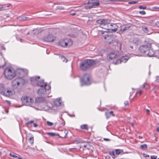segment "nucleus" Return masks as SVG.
<instances>
[{
    "label": "nucleus",
    "mask_w": 159,
    "mask_h": 159,
    "mask_svg": "<svg viewBox=\"0 0 159 159\" xmlns=\"http://www.w3.org/2000/svg\"><path fill=\"white\" fill-rule=\"evenodd\" d=\"M129 104V102L128 101H125L124 102V104L125 106L128 105Z\"/></svg>",
    "instance_id": "obj_44"
},
{
    "label": "nucleus",
    "mask_w": 159,
    "mask_h": 159,
    "mask_svg": "<svg viewBox=\"0 0 159 159\" xmlns=\"http://www.w3.org/2000/svg\"><path fill=\"white\" fill-rule=\"evenodd\" d=\"M107 20H104V19H100V20H97L96 21V22L97 23H98V24H101V26L102 28H104V27H102V25H103L105 26V27H106V25H107Z\"/></svg>",
    "instance_id": "obj_14"
},
{
    "label": "nucleus",
    "mask_w": 159,
    "mask_h": 159,
    "mask_svg": "<svg viewBox=\"0 0 159 159\" xmlns=\"http://www.w3.org/2000/svg\"><path fill=\"white\" fill-rule=\"evenodd\" d=\"M46 93V89H45L43 88V87L42 88L39 89L37 91L38 93L41 95L44 94Z\"/></svg>",
    "instance_id": "obj_20"
},
{
    "label": "nucleus",
    "mask_w": 159,
    "mask_h": 159,
    "mask_svg": "<svg viewBox=\"0 0 159 159\" xmlns=\"http://www.w3.org/2000/svg\"><path fill=\"white\" fill-rule=\"evenodd\" d=\"M7 88L5 86L4 84L2 83L0 84V94L2 95V92L3 93L7 92Z\"/></svg>",
    "instance_id": "obj_15"
},
{
    "label": "nucleus",
    "mask_w": 159,
    "mask_h": 159,
    "mask_svg": "<svg viewBox=\"0 0 159 159\" xmlns=\"http://www.w3.org/2000/svg\"><path fill=\"white\" fill-rule=\"evenodd\" d=\"M139 12L140 14L142 15H145L146 14L145 12L144 11H140Z\"/></svg>",
    "instance_id": "obj_35"
},
{
    "label": "nucleus",
    "mask_w": 159,
    "mask_h": 159,
    "mask_svg": "<svg viewBox=\"0 0 159 159\" xmlns=\"http://www.w3.org/2000/svg\"><path fill=\"white\" fill-rule=\"evenodd\" d=\"M18 157V159H22L21 158H20L19 157Z\"/></svg>",
    "instance_id": "obj_59"
},
{
    "label": "nucleus",
    "mask_w": 159,
    "mask_h": 159,
    "mask_svg": "<svg viewBox=\"0 0 159 159\" xmlns=\"http://www.w3.org/2000/svg\"><path fill=\"white\" fill-rule=\"evenodd\" d=\"M60 58L62 61L64 62H67V60L66 58L63 56H61L60 57Z\"/></svg>",
    "instance_id": "obj_26"
},
{
    "label": "nucleus",
    "mask_w": 159,
    "mask_h": 159,
    "mask_svg": "<svg viewBox=\"0 0 159 159\" xmlns=\"http://www.w3.org/2000/svg\"><path fill=\"white\" fill-rule=\"evenodd\" d=\"M139 49L141 53L149 57H152L154 55V52L152 48L151 43L149 42H147L146 44L141 46Z\"/></svg>",
    "instance_id": "obj_1"
},
{
    "label": "nucleus",
    "mask_w": 159,
    "mask_h": 159,
    "mask_svg": "<svg viewBox=\"0 0 159 159\" xmlns=\"http://www.w3.org/2000/svg\"><path fill=\"white\" fill-rule=\"evenodd\" d=\"M142 93V91L141 90H140L139 92V93L140 94H141V93Z\"/></svg>",
    "instance_id": "obj_54"
},
{
    "label": "nucleus",
    "mask_w": 159,
    "mask_h": 159,
    "mask_svg": "<svg viewBox=\"0 0 159 159\" xmlns=\"http://www.w3.org/2000/svg\"><path fill=\"white\" fill-rule=\"evenodd\" d=\"M109 154L113 158H115L116 157V155L114 151H110L109 152Z\"/></svg>",
    "instance_id": "obj_22"
},
{
    "label": "nucleus",
    "mask_w": 159,
    "mask_h": 159,
    "mask_svg": "<svg viewBox=\"0 0 159 159\" xmlns=\"http://www.w3.org/2000/svg\"><path fill=\"white\" fill-rule=\"evenodd\" d=\"M131 25H124L121 27L120 30L119 31V33L120 34H121L125 31L128 30L130 27Z\"/></svg>",
    "instance_id": "obj_13"
},
{
    "label": "nucleus",
    "mask_w": 159,
    "mask_h": 159,
    "mask_svg": "<svg viewBox=\"0 0 159 159\" xmlns=\"http://www.w3.org/2000/svg\"><path fill=\"white\" fill-rule=\"evenodd\" d=\"M9 5H7V7H9Z\"/></svg>",
    "instance_id": "obj_60"
},
{
    "label": "nucleus",
    "mask_w": 159,
    "mask_h": 159,
    "mask_svg": "<svg viewBox=\"0 0 159 159\" xmlns=\"http://www.w3.org/2000/svg\"><path fill=\"white\" fill-rule=\"evenodd\" d=\"M130 48H131V49H133V46H130Z\"/></svg>",
    "instance_id": "obj_57"
},
{
    "label": "nucleus",
    "mask_w": 159,
    "mask_h": 159,
    "mask_svg": "<svg viewBox=\"0 0 159 159\" xmlns=\"http://www.w3.org/2000/svg\"><path fill=\"white\" fill-rule=\"evenodd\" d=\"M157 81L158 82V81H159V79H157Z\"/></svg>",
    "instance_id": "obj_61"
},
{
    "label": "nucleus",
    "mask_w": 159,
    "mask_h": 159,
    "mask_svg": "<svg viewBox=\"0 0 159 159\" xmlns=\"http://www.w3.org/2000/svg\"><path fill=\"white\" fill-rule=\"evenodd\" d=\"M148 148L147 145L146 144H144L141 145L140 146V148L142 150H146Z\"/></svg>",
    "instance_id": "obj_23"
},
{
    "label": "nucleus",
    "mask_w": 159,
    "mask_h": 159,
    "mask_svg": "<svg viewBox=\"0 0 159 159\" xmlns=\"http://www.w3.org/2000/svg\"><path fill=\"white\" fill-rule=\"evenodd\" d=\"M10 155L11 156V157H14V158H16V157H17L15 155H13V154H12L11 153H10Z\"/></svg>",
    "instance_id": "obj_42"
},
{
    "label": "nucleus",
    "mask_w": 159,
    "mask_h": 159,
    "mask_svg": "<svg viewBox=\"0 0 159 159\" xmlns=\"http://www.w3.org/2000/svg\"><path fill=\"white\" fill-rule=\"evenodd\" d=\"M34 122V121H33V120H30L27 122L26 123V126H28V125H29V124H31V123H32Z\"/></svg>",
    "instance_id": "obj_36"
},
{
    "label": "nucleus",
    "mask_w": 159,
    "mask_h": 159,
    "mask_svg": "<svg viewBox=\"0 0 159 159\" xmlns=\"http://www.w3.org/2000/svg\"><path fill=\"white\" fill-rule=\"evenodd\" d=\"M60 118L61 119V120L62 122H63V123L62 122L61 125L62 126H64L65 125V121H64L63 119H62V117H60Z\"/></svg>",
    "instance_id": "obj_38"
},
{
    "label": "nucleus",
    "mask_w": 159,
    "mask_h": 159,
    "mask_svg": "<svg viewBox=\"0 0 159 159\" xmlns=\"http://www.w3.org/2000/svg\"><path fill=\"white\" fill-rule=\"evenodd\" d=\"M54 104L55 105L57 106H61L63 104L61 98H58L56 99L54 101Z\"/></svg>",
    "instance_id": "obj_19"
},
{
    "label": "nucleus",
    "mask_w": 159,
    "mask_h": 159,
    "mask_svg": "<svg viewBox=\"0 0 159 159\" xmlns=\"http://www.w3.org/2000/svg\"><path fill=\"white\" fill-rule=\"evenodd\" d=\"M157 157L156 156L153 155L151 156V159H156Z\"/></svg>",
    "instance_id": "obj_37"
},
{
    "label": "nucleus",
    "mask_w": 159,
    "mask_h": 159,
    "mask_svg": "<svg viewBox=\"0 0 159 159\" xmlns=\"http://www.w3.org/2000/svg\"><path fill=\"white\" fill-rule=\"evenodd\" d=\"M139 139H142L143 138V137L142 136H139Z\"/></svg>",
    "instance_id": "obj_58"
},
{
    "label": "nucleus",
    "mask_w": 159,
    "mask_h": 159,
    "mask_svg": "<svg viewBox=\"0 0 159 159\" xmlns=\"http://www.w3.org/2000/svg\"><path fill=\"white\" fill-rule=\"evenodd\" d=\"M22 19H23V20H25L29 19V17L24 16H22Z\"/></svg>",
    "instance_id": "obj_41"
},
{
    "label": "nucleus",
    "mask_w": 159,
    "mask_h": 159,
    "mask_svg": "<svg viewBox=\"0 0 159 159\" xmlns=\"http://www.w3.org/2000/svg\"><path fill=\"white\" fill-rule=\"evenodd\" d=\"M95 61L93 60L86 59L80 63V69L85 71L95 64Z\"/></svg>",
    "instance_id": "obj_3"
},
{
    "label": "nucleus",
    "mask_w": 159,
    "mask_h": 159,
    "mask_svg": "<svg viewBox=\"0 0 159 159\" xmlns=\"http://www.w3.org/2000/svg\"><path fill=\"white\" fill-rule=\"evenodd\" d=\"M117 57V55L116 53L115 52H112L108 54L107 55V58L111 60L114 58Z\"/></svg>",
    "instance_id": "obj_16"
},
{
    "label": "nucleus",
    "mask_w": 159,
    "mask_h": 159,
    "mask_svg": "<svg viewBox=\"0 0 159 159\" xmlns=\"http://www.w3.org/2000/svg\"><path fill=\"white\" fill-rule=\"evenodd\" d=\"M22 39H20V42H22Z\"/></svg>",
    "instance_id": "obj_63"
},
{
    "label": "nucleus",
    "mask_w": 159,
    "mask_h": 159,
    "mask_svg": "<svg viewBox=\"0 0 159 159\" xmlns=\"http://www.w3.org/2000/svg\"><path fill=\"white\" fill-rule=\"evenodd\" d=\"M73 41L70 39H61L59 40V45L64 47H68L73 44Z\"/></svg>",
    "instance_id": "obj_6"
},
{
    "label": "nucleus",
    "mask_w": 159,
    "mask_h": 159,
    "mask_svg": "<svg viewBox=\"0 0 159 159\" xmlns=\"http://www.w3.org/2000/svg\"><path fill=\"white\" fill-rule=\"evenodd\" d=\"M55 37L52 34H49L44 37L43 40L47 42H52L55 40Z\"/></svg>",
    "instance_id": "obj_11"
},
{
    "label": "nucleus",
    "mask_w": 159,
    "mask_h": 159,
    "mask_svg": "<svg viewBox=\"0 0 159 159\" xmlns=\"http://www.w3.org/2000/svg\"><path fill=\"white\" fill-rule=\"evenodd\" d=\"M5 102L7 103V104L8 105H10L11 104V102H10L8 101V100H5Z\"/></svg>",
    "instance_id": "obj_46"
},
{
    "label": "nucleus",
    "mask_w": 159,
    "mask_h": 159,
    "mask_svg": "<svg viewBox=\"0 0 159 159\" xmlns=\"http://www.w3.org/2000/svg\"><path fill=\"white\" fill-rule=\"evenodd\" d=\"M39 76H36L35 77H33L30 79V80L32 84L34 86H38L44 88L46 90H48L51 89L50 86L44 82V80H41L40 81H39L38 80L40 79Z\"/></svg>",
    "instance_id": "obj_2"
},
{
    "label": "nucleus",
    "mask_w": 159,
    "mask_h": 159,
    "mask_svg": "<svg viewBox=\"0 0 159 159\" xmlns=\"http://www.w3.org/2000/svg\"><path fill=\"white\" fill-rule=\"evenodd\" d=\"M157 131L158 132H159V127H158L157 128Z\"/></svg>",
    "instance_id": "obj_55"
},
{
    "label": "nucleus",
    "mask_w": 159,
    "mask_h": 159,
    "mask_svg": "<svg viewBox=\"0 0 159 159\" xmlns=\"http://www.w3.org/2000/svg\"><path fill=\"white\" fill-rule=\"evenodd\" d=\"M155 25L157 26L159 28V21L155 23Z\"/></svg>",
    "instance_id": "obj_43"
},
{
    "label": "nucleus",
    "mask_w": 159,
    "mask_h": 159,
    "mask_svg": "<svg viewBox=\"0 0 159 159\" xmlns=\"http://www.w3.org/2000/svg\"><path fill=\"white\" fill-rule=\"evenodd\" d=\"M146 112L148 114H149L150 112V111L148 109H147L146 110Z\"/></svg>",
    "instance_id": "obj_52"
},
{
    "label": "nucleus",
    "mask_w": 159,
    "mask_h": 159,
    "mask_svg": "<svg viewBox=\"0 0 159 159\" xmlns=\"http://www.w3.org/2000/svg\"><path fill=\"white\" fill-rule=\"evenodd\" d=\"M22 16H20L18 17V19L19 20H23Z\"/></svg>",
    "instance_id": "obj_47"
},
{
    "label": "nucleus",
    "mask_w": 159,
    "mask_h": 159,
    "mask_svg": "<svg viewBox=\"0 0 159 159\" xmlns=\"http://www.w3.org/2000/svg\"><path fill=\"white\" fill-rule=\"evenodd\" d=\"M114 152L116 156L120 154V150L119 149H116L114 151Z\"/></svg>",
    "instance_id": "obj_30"
},
{
    "label": "nucleus",
    "mask_w": 159,
    "mask_h": 159,
    "mask_svg": "<svg viewBox=\"0 0 159 159\" xmlns=\"http://www.w3.org/2000/svg\"><path fill=\"white\" fill-rule=\"evenodd\" d=\"M132 41L134 43H136L138 42V38L135 37H134L133 38Z\"/></svg>",
    "instance_id": "obj_27"
},
{
    "label": "nucleus",
    "mask_w": 159,
    "mask_h": 159,
    "mask_svg": "<svg viewBox=\"0 0 159 159\" xmlns=\"http://www.w3.org/2000/svg\"><path fill=\"white\" fill-rule=\"evenodd\" d=\"M34 126L35 127H36L38 126V125L34 123Z\"/></svg>",
    "instance_id": "obj_51"
},
{
    "label": "nucleus",
    "mask_w": 159,
    "mask_h": 159,
    "mask_svg": "<svg viewBox=\"0 0 159 159\" xmlns=\"http://www.w3.org/2000/svg\"><path fill=\"white\" fill-rule=\"evenodd\" d=\"M58 7V8L61 10H63L64 9V7H62V6H59Z\"/></svg>",
    "instance_id": "obj_48"
},
{
    "label": "nucleus",
    "mask_w": 159,
    "mask_h": 159,
    "mask_svg": "<svg viewBox=\"0 0 159 159\" xmlns=\"http://www.w3.org/2000/svg\"><path fill=\"white\" fill-rule=\"evenodd\" d=\"M105 115L107 119L109 118L110 117L109 113H108L107 112H106L105 113Z\"/></svg>",
    "instance_id": "obj_33"
},
{
    "label": "nucleus",
    "mask_w": 159,
    "mask_h": 159,
    "mask_svg": "<svg viewBox=\"0 0 159 159\" xmlns=\"http://www.w3.org/2000/svg\"><path fill=\"white\" fill-rule=\"evenodd\" d=\"M29 141L30 143H33L34 142L33 137H30L29 139Z\"/></svg>",
    "instance_id": "obj_29"
},
{
    "label": "nucleus",
    "mask_w": 159,
    "mask_h": 159,
    "mask_svg": "<svg viewBox=\"0 0 159 159\" xmlns=\"http://www.w3.org/2000/svg\"><path fill=\"white\" fill-rule=\"evenodd\" d=\"M131 125H132V126H134V125H133V124H132V123H131Z\"/></svg>",
    "instance_id": "obj_62"
},
{
    "label": "nucleus",
    "mask_w": 159,
    "mask_h": 159,
    "mask_svg": "<svg viewBox=\"0 0 159 159\" xmlns=\"http://www.w3.org/2000/svg\"><path fill=\"white\" fill-rule=\"evenodd\" d=\"M64 133H65V135L64 136V137H66L67 134V132L66 130L64 131Z\"/></svg>",
    "instance_id": "obj_49"
},
{
    "label": "nucleus",
    "mask_w": 159,
    "mask_h": 159,
    "mask_svg": "<svg viewBox=\"0 0 159 159\" xmlns=\"http://www.w3.org/2000/svg\"><path fill=\"white\" fill-rule=\"evenodd\" d=\"M35 102H36L39 103L46 102V99L43 97L36 98L35 99Z\"/></svg>",
    "instance_id": "obj_17"
},
{
    "label": "nucleus",
    "mask_w": 159,
    "mask_h": 159,
    "mask_svg": "<svg viewBox=\"0 0 159 159\" xmlns=\"http://www.w3.org/2000/svg\"><path fill=\"white\" fill-rule=\"evenodd\" d=\"M47 125L49 126H52L53 125L52 123L50 122L49 121H47Z\"/></svg>",
    "instance_id": "obj_31"
},
{
    "label": "nucleus",
    "mask_w": 159,
    "mask_h": 159,
    "mask_svg": "<svg viewBox=\"0 0 159 159\" xmlns=\"http://www.w3.org/2000/svg\"><path fill=\"white\" fill-rule=\"evenodd\" d=\"M158 55L159 56V50L158 51Z\"/></svg>",
    "instance_id": "obj_64"
},
{
    "label": "nucleus",
    "mask_w": 159,
    "mask_h": 159,
    "mask_svg": "<svg viewBox=\"0 0 159 159\" xmlns=\"http://www.w3.org/2000/svg\"><path fill=\"white\" fill-rule=\"evenodd\" d=\"M143 156L145 157H149V156L148 155V154L144 153H143Z\"/></svg>",
    "instance_id": "obj_39"
},
{
    "label": "nucleus",
    "mask_w": 159,
    "mask_h": 159,
    "mask_svg": "<svg viewBox=\"0 0 159 159\" xmlns=\"http://www.w3.org/2000/svg\"><path fill=\"white\" fill-rule=\"evenodd\" d=\"M80 82L81 86L90 85L91 83V76L90 75L88 74L84 75L83 78L80 79Z\"/></svg>",
    "instance_id": "obj_5"
},
{
    "label": "nucleus",
    "mask_w": 159,
    "mask_h": 159,
    "mask_svg": "<svg viewBox=\"0 0 159 159\" xmlns=\"http://www.w3.org/2000/svg\"><path fill=\"white\" fill-rule=\"evenodd\" d=\"M71 15H73V16H74V15H75V13H72L71 14Z\"/></svg>",
    "instance_id": "obj_56"
},
{
    "label": "nucleus",
    "mask_w": 159,
    "mask_h": 159,
    "mask_svg": "<svg viewBox=\"0 0 159 159\" xmlns=\"http://www.w3.org/2000/svg\"><path fill=\"white\" fill-rule=\"evenodd\" d=\"M21 100L23 103L26 106H32L34 102L33 99L29 97H23Z\"/></svg>",
    "instance_id": "obj_7"
},
{
    "label": "nucleus",
    "mask_w": 159,
    "mask_h": 159,
    "mask_svg": "<svg viewBox=\"0 0 159 159\" xmlns=\"http://www.w3.org/2000/svg\"><path fill=\"white\" fill-rule=\"evenodd\" d=\"M1 62L0 63V68H2L5 65L6 62L4 58H2L1 59Z\"/></svg>",
    "instance_id": "obj_21"
},
{
    "label": "nucleus",
    "mask_w": 159,
    "mask_h": 159,
    "mask_svg": "<svg viewBox=\"0 0 159 159\" xmlns=\"http://www.w3.org/2000/svg\"><path fill=\"white\" fill-rule=\"evenodd\" d=\"M108 113H109V115H111L112 116H114V115L113 114V112L112 111H111Z\"/></svg>",
    "instance_id": "obj_45"
},
{
    "label": "nucleus",
    "mask_w": 159,
    "mask_h": 159,
    "mask_svg": "<svg viewBox=\"0 0 159 159\" xmlns=\"http://www.w3.org/2000/svg\"><path fill=\"white\" fill-rule=\"evenodd\" d=\"M107 26H110V27L108 29L106 27H104V28L108 30H110L113 32H116L118 28V26L115 24H108L107 25Z\"/></svg>",
    "instance_id": "obj_9"
},
{
    "label": "nucleus",
    "mask_w": 159,
    "mask_h": 159,
    "mask_svg": "<svg viewBox=\"0 0 159 159\" xmlns=\"http://www.w3.org/2000/svg\"><path fill=\"white\" fill-rule=\"evenodd\" d=\"M4 74L5 77L9 80L12 79L16 75L14 70L11 67H7L4 70Z\"/></svg>",
    "instance_id": "obj_4"
},
{
    "label": "nucleus",
    "mask_w": 159,
    "mask_h": 159,
    "mask_svg": "<svg viewBox=\"0 0 159 159\" xmlns=\"http://www.w3.org/2000/svg\"><path fill=\"white\" fill-rule=\"evenodd\" d=\"M80 127L82 129H86V130H88V126L86 124L80 126Z\"/></svg>",
    "instance_id": "obj_25"
},
{
    "label": "nucleus",
    "mask_w": 159,
    "mask_h": 159,
    "mask_svg": "<svg viewBox=\"0 0 159 159\" xmlns=\"http://www.w3.org/2000/svg\"><path fill=\"white\" fill-rule=\"evenodd\" d=\"M15 93V92L13 89L9 87H8L7 88V92L3 93L2 92V95L6 97H9L14 94Z\"/></svg>",
    "instance_id": "obj_8"
},
{
    "label": "nucleus",
    "mask_w": 159,
    "mask_h": 159,
    "mask_svg": "<svg viewBox=\"0 0 159 159\" xmlns=\"http://www.w3.org/2000/svg\"><path fill=\"white\" fill-rule=\"evenodd\" d=\"M138 1H131L130 2H128V3L129 4H136L137 3Z\"/></svg>",
    "instance_id": "obj_34"
},
{
    "label": "nucleus",
    "mask_w": 159,
    "mask_h": 159,
    "mask_svg": "<svg viewBox=\"0 0 159 159\" xmlns=\"http://www.w3.org/2000/svg\"><path fill=\"white\" fill-rule=\"evenodd\" d=\"M146 6H139V8L140 9H145L146 8Z\"/></svg>",
    "instance_id": "obj_32"
},
{
    "label": "nucleus",
    "mask_w": 159,
    "mask_h": 159,
    "mask_svg": "<svg viewBox=\"0 0 159 159\" xmlns=\"http://www.w3.org/2000/svg\"><path fill=\"white\" fill-rule=\"evenodd\" d=\"M129 59L127 56H123L120 58L119 59L117 60L116 62H114L115 65L121 63V62L125 63Z\"/></svg>",
    "instance_id": "obj_12"
},
{
    "label": "nucleus",
    "mask_w": 159,
    "mask_h": 159,
    "mask_svg": "<svg viewBox=\"0 0 159 159\" xmlns=\"http://www.w3.org/2000/svg\"><path fill=\"white\" fill-rule=\"evenodd\" d=\"M104 140L106 141H109L110 140L109 139H107V138H104Z\"/></svg>",
    "instance_id": "obj_50"
},
{
    "label": "nucleus",
    "mask_w": 159,
    "mask_h": 159,
    "mask_svg": "<svg viewBox=\"0 0 159 159\" xmlns=\"http://www.w3.org/2000/svg\"><path fill=\"white\" fill-rule=\"evenodd\" d=\"M146 84L145 83H144L143 85V88H145V85Z\"/></svg>",
    "instance_id": "obj_53"
},
{
    "label": "nucleus",
    "mask_w": 159,
    "mask_h": 159,
    "mask_svg": "<svg viewBox=\"0 0 159 159\" xmlns=\"http://www.w3.org/2000/svg\"><path fill=\"white\" fill-rule=\"evenodd\" d=\"M91 3L92 5L91 6H89V8L94 7L95 6H97L99 5V3L98 1L96 0H93L91 1Z\"/></svg>",
    "instance_id": "obj_18"
},
{
    "label": "nucleus",
    "mask_w": 159,
    "mask_h": 159,
    "mask_svg": "<svg viewBox=\"0 0 159 159\" xmlns=\"http://www.w3.org/2000/svg\"><path fill=\"white\" fill-rule=\"evenodd\" d=\"M47 134L51 136H54L56 135V134L53 133H47Z\"/></svg>",
    "instance_id": "obj_28"
},
{
    "label": "nucleus",
    "mask_w": 159,
    "mask_h": 159,
    "mask_svg": "<svg viewBox=\"0 0 159 159\" xmlns=\"http://www.w3.org/2000/svg\"><path fill=\"white\" fill-rule=\"evenodd\" d=\"M6 7H0V11L3 10H4L6 9Z\"/></svg>",
    "instance_id": "obj_40"
},
{
    "label": "nucleus",
    "mask_w": 159,
    "mask_h": 159,
    "mask_svg": "<svg viewBox=\"0 0 159 159\" xmlns=\"http://www.w3.org/2000/svg\"><path fill=\"white\" fill-rule=\"evenodd\" d=\"M23 80V79L21 78H18L13 80L11 83L12 86L14 88H16Z\"/></svg>",
    "instance_id": "obj_10"
},
{
    "label": "nucleus",
    "mask_w": 159,
    "mask_h": 159,
    "mask_svg": "<svg viewBox=\"0 0 159 159\" xmlns=\"http://www.w3.org/2000/svg\"><path fill=\"white\" fill-rule=\"evenodd\" d=\"M142 30L144 31L145 33H148V30L147 27L145 25L143 26L142 27Z\"/></svg>",
    "instance_id": "obj_24"
}]
</instances>
